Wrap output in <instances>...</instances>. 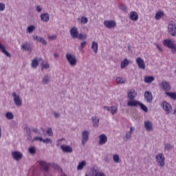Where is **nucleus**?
Instances as JSON below:
<instances>
[{
	"label": "nucleus",
	"instance_id": "b1692460",
	"mask_svg": "<svg viewBox=\"0 0 176 176\" xmlns=\"http://www.w3.org/2000/svg\"><path fill=\"white\" fill-rule=\"evenodd\" d=\"M34 39H36V41H38V42H41L43 45H47L46 40H45V38L42 37H38V36H36L34 37Z\"/></svg>",
	"mask_w": 176,
	"mask_h": 176
},
{
	"label": "nucleus",
	"instance_id": "680f3d73",
	"mask_svg": "<svg viewBox=\"0 0 176 176\" xmlns=\"http://www.w3.org/2000/svg\"><path fill=\"white\" fill-rule=\"evenodd\" d=\"M104 109H107V111H109V107H104Z\"/></svg>",
	"mask_w": 176,
	"mask_h": 176
},
{
	"label": "nucleus",
	"instance_id": "423d86ee",
	"mask_svg": "<svg viewBox=\"0 0 176 176\" xmlns=\"http://www.w3.org/2000/svg\"><path fill=\"white\" fill-rule=\"evenodd\" d=\"M85 176H89V175H85ZM90 176H107V175H105V173H104L102 172H100V170H98V169H96V168H93L91 170V175Z\"/></svg>",
	"mask_w": 176,
	"mask_h": 176
},
{
	"label": "nucleus",
	"instance_id": "412c9836",
	"mask_svg": "<svg viewBox=\"0 0 176 176\" xmlns=\"http://www.w3.org/2000/svg\"><path fill=\"white\" fill-rule=\"evenodd\" d=\"M39 166H40V167L43 168V170H45V171H49V164L46 163V162L40 161Z\"/></svg>",
	"mask_w": 176,
	"mask_h": 176
},
{
	"label": "nucleus",
	"instance_id": "c03bdc74",
	"mask_svg": "<svg viewBox=\"0 0 176 176\" xmlns=\"http://www.w3.org/2000/svg\"><path fill=\"white\" fill-rule=\"evenodd\" d=\"M113 159L116 163H119L120 158L118 154L114 155Z\"/></svg>",
	"mask_w": 176,
	"mask_h": 176
},
{
	"label": "nucleus",
	"instance_id": "052dcab7",
	"mask_svg": "<svg viewBox=\"0 0 176 176\" xmlns=\"http://www.w3.org/2000/svg\"><path fill=\"white\" fill-rule=\"evenodd\" d=\"M54 116H55V118H58V116H60V114L55 113Z\"/></svg>",
	"mask_w": 176,
	"mask_h": 176
},
{
	"label": "nucleus",
	"instance_id": "bf43d9fd",
	"mask_svg": "<svg viewBox=\"0 0 176 176\" xmlns=\"http://www.w3.org/2000/svg\"><path fill=\"white\" fill-rule=\"evenodd\" d=\"M37 11H38V12H42V8H40L39 6H37Z\"/></svg>",
	"mask_w": 176,
	"mask_h": 176
},
{
	"label": "nucleus",
	"instance_id": "4d7b16f0",
	"mask_svg": "<svg viewBox=\"0 0 176 176\" xmlns=\"http://www.w3.org/2000/svg\"><path fill=\"white\" fill-rule=\"evenodd\" d=\"M48 38L49 39L53 40V39H56V36L54 35H52V36H49Z\"/></svg>",
	"mask_w": 176,
	"mask_h": 176
},
{
	"label": "nucleus",
	"instance_id": "f8f14e48",
	"mask_svg": "<svg viewBox=\"0 0 176 176\" xmlns=\"http://www.w3.org/2000/svg\"><path fill=\"white\" fill-rule=\"evenodd\" d=\"M144 98L146 102L149 103L152 102L153 100V96L152 95V93H151L150 91H146L144 93Z\"/></svg>",
	"mask_w": 176,
	"mask_h": 176
},
{
	"label": "nucleus",
	"instance_id": "7ed1b4c3",
	"mask_svg": "<svg viewBox=\"0 0 176 176\" xmlns=\"http://www.w3.org/2000/svg\"><path fill=\"white\" fill-rule=\"evenodd\" d=\"M156 160L160 167H163V166H164L165 158H164V155H163V153H159L158 155H157Z\"/></svg>",
	"mask_w": 176,
	"mask_h": 176
},
{
	"label": "nucleus",
	"instance_id": "79ce46f5",
	"mask_svg": "<svg viewBox=\"0 0 176 176\" xmlns=\"http://www.w3.org/2000/svg\"><path fill=\"white\" fill-rule=\"evenodd\" d=\"M27 30H28V32L29 34H31V32H33L34 30H35V27L34 25H30L28 27Z\"/></svg>",
	"mask_w": 176,
	"mask_h": 176
},
{
	"label": "nucleus",
	"instance_id": "a878e982",
	"mask_svg": "<svg viewBox=\"0 0 176 176\" xmlns=\"http://www.w3.org/2000/svg\"><path fill=\"white\" fill-rule=\"evenodd\" d=\"M91 47L94 52V53H98V43L96 41H93Z\"/></svg>",
	"mask_w": 176,
	"mask_h": 176
},
{
	"label": "nucleus",
	"instance_id": "603ef678",
	"mask_svg": "<svg viewBox=\"0 0 176 176\" xmlns=\"http://www.w3.org/2000/svg\"><path fill=\"white\" fill-rule=\"evenodd\" d=\"M25 130L27 134H29V135H31V129H30V127L26 126V127L25 128Z\"/></svg>",
	"mask_w": 176,
	"mask_h": 176
},
{
	"label": "nucleus",
	"instance_id": "72a5a7b5",
	"mask_svg": "<svg viewBox=\"0 0 176 176\" xmlns=\"http://www.w3.org/2000/svg\"><path fill=\"white\" fill-rule=\"evenodd\" d=\"M85 166H86V161L80 162L77 166V170H83V167H85Z\"/></svg>",
	"mask_w": 176,
	"mask_h": 176
},
{
	"label": "nucleus",
	"instance_id": "dca6fc26",
	"mask_svg": "<svg viewBox=\"0 0 176 176\" xmlns=\"http://www.w3.org/2000/svg\"><path fill=\"white\" fill-rule=\"evenodd\" d=\"M12 156L14 160H20L23 157V153L19 151H14L12 153Z\"/></svg>",
	"mask_w": 176,
	"mask_h": 176
},
{
	"label": "nucleus",
	"instance_id": "c9c22d12",
	"mask_svg": "<svg viewBox=\"0 0 176 176\" xmlns=\"http://www.w3.org/2000/svg\"><path fill=\"white\" fill-rule=\"evenodd\" d=\"M133 131H134V129L133 127H131L129 133H126V140H129L131 138V134H133Z\"/></svg>",
	"mask_w": 176,
	"mask_h": 176
},
{
	"label": "nucleus",
	"instance_id": "20e7f679",
	"mask_svg": "<svg viewBox=\"0 0 176 176\" xmlns=\"http://www.w3.org/2000/svg\"><path fill=\"white\" fill-rule=\"evenodd\" d=\"M160 86L165 93H168L167 91L171 90V85H170V83L166 80L162 81Z\"/></svg>",
	"mask_w": 176,
	"mask_h": 176
},
{
	"label": "nucleus",
	"instance_id": "e433bc0d",
	"mask_svg": "<svg viewBox=\"0 0 176 176\" xmlns=\"http://www.w3.org/2000/svg\"><path fill=\"white\" fill-rule=\"evenodd\" d=\"M78 20H81L80 23L82 24H87L88 19L87 17L82 16L81 18H78Z\"/></svg>",
	"mask_w": 176,
	"mask_h": 176
},
{
	"label": "nucleus",
	"instance_id": "9b49d317",
	"mask_svg": "<svg viewBox=\"0 0 176 176\" xmlns=\"http://www.w3.org/2000/svg\"><path fill=\"white\" fill-rule=\"evenodd\" d=\"M89 131H85L82 133V144L85 145L89 140Z\"/></svg>",
	"mask_w": 176,
	"mask_h": 176
},
{
	"label": "nucleus",
	"instance_id": "c756f323",
	"mask_svg": "<svg viewBox=\"0 0 176 176\" xmlns=\"http://www.w3.org/2000/svg\"><path fill=\"white\" fill-rule=\"evenodd\" d=\"M127 65H129V60L124 59V60H122L121 62L120 67H121L122 69H124V68H126V67H127Z\"/></svg>",
	"mask_w": 176,
	"mask_h": 176
},
{
	"label": "nucleus",
	"instance_id": "ea45409f",
	"mask_svg": "<svg viewBox=\"0 0 176 176\" xmlns=\"http://www.w3.org/2000/svg\"><path fill=\"white\" fill-rule=\"evenodd\" d=\"M139 105L140 106V108L144 112H148V107L145 106L144 104L140 102Z\"/></svg>",
	"mask_w": 176,
	"mask_h": 176
},
{
	"label": "nucleus",
	"instance_id": "39448f33",
	"mask_svg": "<svg viewBox=\"0 0 176 176\" xmlns=\"http://www.w3.org/2000/svg\"><path fill=\"white\" fill-rule=\"evenodd\" d=\"M162 108H163L164 111H166V113H167L168 115L173 110V107H171V104H170V103H168L167 102H164L162 103Z\"/></svg>",
	"mask_w": 176,
	"mask_h": 176
},
{
	"label": "nucleus",
	"instance_id": "ddd939ff",
	"mask_svg": "<svg viewBox=\"0 0 176 176\" xmlns=\"http://www.w3.org/2000/svg\"><path fill=\"white\" fill-rule=\"evenodd\" d=\"M70 35H71L72 38H78V28H76V27L72 28L70 29Z\"/></svg>",
	"mask_w": 176,
	"mask_h": 176
},
{
	"label": "nucleus",
	"instance_id": "1a4fd4ad",
	"mask_svg": "<svg viewBox=\"0 0 176 176\" xmlns=\"http://www.w3.org/2000/svg\"><path fill=\"white\" fill-rule=\"evenodd\" d=\"M12 96L14 97V101L15 104L17 107H21V105L22 104V101H21V99L20 98V96L19 95L16 94V92H13Z\"/></svg>",
	"mask_w": 176,
	"mask_h": 176
},
{
	"label": "nucleus",
	"instance_id": "8fccbe9b",
	"mask_svg": "<svg viewBox=\"0 0 176 176\" xmlns=\"http://www.w3.org/2000/svg\"><path fill=\"white\" fill-rule=\"evenodd\" d=\"M47 134L50 136L52 137L53 135V130H52V128H49L47 131Z\"/></svg>",
	"mask_w": 176,
	"mask_h": 176
},
{
	"label": "nucleus",
	"instance_id": "4468645a",
	"mask_svg": "<svg viewBox=\"0 0 176 176\" xmlns=\"http://www.w3.org/2000/svg\"><path fill=\"white\" fill-rule=\"evenodd\" d=\"M99 145H104V144H107V141H108V138H107V135L105 134H102L99 135Z\"/></svg>",
	"mask_w": 176,
	"mask_h": 176
},
{
	"label": "nucleus",
	"instance_id": "09e8293b",
	"mask_svg": "<svg viewBox=\"0 0 176 176\" xmlns=\"http://www.w3.org/2000/svg\"><path fill=\"white\" fill-rule=\"evenodd\" d=\"M7 119H13V113H10V112H8L6 113V115Z\"/></svg>",
	"mask_w": 176,
	"mask_h": 176
},
{
	"label": "nucleus",
	"instance_id": "864d4df0",
	"mask_svg": "<svg viewBox=\"0 0 176 176\" xmlns=\"http://www.w3.org/2000/svg\"><path fill=\"white\" fill-rule=\"evenodd\" d=\"M155 46H156L157 49H158V50L160 52H163V48L162 47H160V45L158 43H156Z\"/></svg>",
	"mask_w": 176,
	"mask_h": 176
},
{
	"label": "nucleus",
	"instance_id": "13d9d810",
	"mask_svg": "<svg viewBox=\"0 0 176 176\" xmlns=\"http://www.w3.org/2000/svg\"><path fill=\"white\" fill-rule=\"evenodd\" d=\"M85 46H86V41H83V42L81 43V47H82V49H83V47H85Z\"/></svg>",
	"mask_w": 176,
	"mask_h": 176
},
{
	"label": "nucleus",
	"instance_id": "6ab92c4d",
	"mask_svg": "<svg viewBox=\"0 0 176 176\" xmlns=\"http://www.w3.org/2000/svg\"><path fill=\"white\" fill-rule=\"evenodd\" d=\"M127 94L129 100H134L137 96V92L134 89H131Z\"/></svg>",
	"mask_w": 176,
	"mask_h": 176
},
{
	"label": "nucleus",
	"instance_id": "4c0bfd02",
	"mask_svg": "<svg viewBox=\"0 0 176 176\" xmlns=\"http://www.w3.org/2000/svg\"><path fill=\"white\" fill-rule=\"evenodd\" d=\"M52 167H54V170L59 171V173H63V169L58 166V165L56 164H53Z\"/></svg>",
	"mask_w": 176,
	"mask_h": 176
},
{
	"label": "nucleus",
	"instance_id": "5701e85b",
	"mask_svg": "<svg viewBox=\"0 0 176 176\" xmlns=\"http://www.w3.org/2000/svg\"><path fill=\"white\" fill-rule=\"evenodd\" d=\"M128 107H138L140 105V102L134 100L133 99L132 100H129L127 102Z\"/></svg>",
	"mask_w": 176,
	"mask_h": 176
},
{
	"label": "nucleus",
	"instance_id": "58836bf2",
	"mask_svg": "<svg viewBox=\"0 0 176 176\" xmlns=\"http://www.w3.org/2000/svg\"><path fill=\"white\" fill-rule=\"evenodd\" d=\"M118 112V107H115V106H112L111 107V115H115V113H116Z\"/></svg>",
	"mask_w": 176,
	"mask_h": 176
},
{
	"label": "nucleus",
	"instance_id": "4be33fe9",
	"mask_svg": "<svg viewBox=\"0 0 176 176\" xmlns=\"http://www.w3.org/2000/svg\"><path fill=\"white\" fill-rule=\"evenodd\" d=\"M60 148L63 152H66L67 153H71V152H72V148L69 146L61 145Z\"/></svg>",
	"mask_w": 176,
	"mask_h": 176
},
{
	"label": "nucleus",
	"instance_id": "6e6d98bb",
	"mask_svg": "<svg viewBox=\"0 0 176 176\" xmlns=\"http://www.w3.org/2000/svg\"><path fill=\"white\" fill-rule=\"evenodd\" d=\"M171 51H172L173 53H176V43L173 44V47H172Z\"/></svg>",
	"mask_w": 176,
	"mask_h": 176
},
{
	"label": "nucleus",
	"instance_id": "0e129e2a",
	"mask_svg": "<svg viewBox=\"0 0 176 176\" xmlns=\"http://www.w3.org/2000/svg\"><path fill=\"white\" fill-rule=\"evenodd\" d=\"M33 131L34 132V133H37V130H36V129H33Z\"/></svg>",
	"mask_w": 176,
	"mask_h": 176
},
{
	"label": "nucleus",
	"instance_id": "de8ad7c7",
	"mask_svg": "<svg viewBox=\"0 0 176 176\" xmlns=\"http://www.w3.org/2000/svg\"><path fill=\"white\" fill-rule=\"evenodd\" d=\"M29 152H30V153H31L32 155H34V154L36 153V150L34 148V147H30V148H29Z\"/></svg>",
	"mask_w": 176,
	"mask_h": 176
},
{
	"label": "nucleus",
	"instance_id": "f3484780",
	"mask_svg": "<svg viewBox=\"0 0 176 176\" xmlns=\"http://www.w3.org/2000/svg\"><path fill=\"white\" fill-rule=\"evenodd\" d=\"M144 127L148 131H151V130H153V124H152V122L149 120L144 122Z\"/></svg>",
	"mask_w": 176,
	"mask_h": 176
},
{
	"label": "nucleus",
	"instance_id": "a18cd8bd",
	"mask_svg": "<svg viewBox=\"0 0 176 176\" xmlns=\"http://www.w3.org/2000/svg\"><path fill=\"white\" fill-rule=\"evenodd\" d=\"M120 9L121 10H123V12H126V10H127V7L126 6V5L122 4V5L120 6Z\"/></svg>",
	"mask_w": 176,
	"mask_h": 176
},
{
	"label": "nucleus",
	"instance_id": "3c124183",
	"mask_svg": "<svg viewBox=\"0 0 176 176\" xmlns=\"http://www.w3.org/2000/svg\"><path fill=\"white\" fill-rule=\"evenodd\" d=\"M5 10V5L3 3H0V12H3Z\"/></svg>",
	"mask_w": 176,
	"mask_h": 176
},
{
	"label": "nucleus",
	"instance_id": "6e6552de",
	"mask_svg": "<svg viewBox=\"0 0 176 176\" xmlns=\"http://www.w3.org/2000/svg\"><path fill=\"white\" fill-rule=\"evenodd\" d=\"M163 45L164 46H166V47L172 50L174 46V41H173L171 39H164L163 41Z\"/></svg>",
	"mask_w": 176,
	"mask_h": 176
},
{
	"label": "nucleus",
	"instance_id": "2f4dec72",
	"mask_svg": "<svg viewBox=\"0 0 176 176\" xmlns=\"http://www.w3.org/2000/svg\"><path fill=\"white\" fill-rule=\"evenodd\" d=\"M92 122H94V127H98V123H100V120L97 118V117H93Z\"/></svg>",
	"mask_w": 176,
	"mask_h": 176
},
{
	"label": "nucleus",
	"instance_id": "c85d7f7f",
	"mask_svg": "<svg viewBox=\"0 0 176 176\" xmlns=\"http://www.w3.org/2000/svg\"><path fill=\"white\" fill-rule=\"evenodd\" d=\"M0 49L1 50L3 53H5L7 57H10V54L8 52V51H6V49L1 43H0Z\"/></svg>",
	"mask_w": 176,
	"mask_h": 176
},
{
	"label": "nucleus",
	"instance_id": "5fc2aeb1",
	"mask_svg": "<svg viewBox=\"0 0 176 176\" xmlns=\"http://www.w3.org/2000/svg\"><path fill=\"white\" fill-rule=\"evenodd\" d=\"M173 148V146H171V144H166L165 146V149H167L168 151H170V149Z\"/></svg>",
	"mask_w": 176,
	"mask_h": 176
},
{
	"label": "nucleus",
	"instance_id": "f704fd0d",
	"mask_svg": "<svg viewBox=\"0 0 176 176\" xmlns=\"http://www.w3.org/2000/svg\"><path fill=\"white\" fill-rule=\"evenodd\" d=\"M116 82H117V83H119V84L126 83V79H124L122 77H118L116 78Z\"/></svg>",
	"mask_w": 176,
	"mask_h": 176
},
{
	"label": "nucleus",
	"instance_id": "cd10ccee",
	"mask_svg": "<svg viewBox=\"0 0 176 176\" xmlns=\"http://www.w3.org/2000/svg\"><path fill=\"white\" fill-rule=\"evenodd\" d=\"M41 19L42 21L47 22V21L50 19L49 14H47V13L42 14L41 15Z\"/></svg>",
	"mask_w": 176,
	"mask_h": 176
},
{
	"label": "nucleus",
	"instance_id": "7c9ffc66",
	"mask_svg": "<svg viewBox=\"0 0 176 176\" xmlns=\"http://www.w3.org/2000/svg\"><path fill=\"white\" fill-rule=\"evenodd\" d=\"M166 96L172 98V100H176V93L175 92H166Z\"/></svg>",
	"mask_w": 176,
	"mask_h": 176
},
{
	"label": "nucleus",
	"instance_id": "f257e3e1",
	"mask_svg": "<svg viewBox=\"0 0 176 176\" xmlns=\"http://www.w3.org/2000/svg\"><path fill=\"white\" fill-rule=\"evenodd\" d=\"M66 60L70 64L72 67L76 65L78 63V60L76 59V56L72 54L67 53L66 54Z\"/></svg>",
	"mask_w": 176,
	"mask_h": 176
},
{
	"label": "nucleus",
	"instance_id": "aec40b11",
	"mask_svg": "<svg viewBox=\"0 0 176 176\" xmlns=\"http://www.w3.org/2000/svg\"><path fill=\"white\" fill-rule=\"evenodd\" d=\"M129 19L132 21H137L138 20V14L134 11L131 12Z\"/></svg>",
	"mask_w": 176,
	"mask_h": 176
},
{
	"label": "nucleus",
	"instance_id": "e2e57ef3",
	"mask_svg": "<svg viewBox=\"0 0 176 176\" xmlns=\"http://www.w3.org/2000/svg\"><path fill=\"white\" fill-rule=\"evenodd\" d=\"M1 136H2V129H1V128H0V138Z\"/></svg>",
	"mask_w": 176,
	"mask_h": 176
},
{
	"label": "nucleus",
	"instance_id": "49530a36",
	"mask_svg": "<svg viewBox=\"0 0 176 176\" xmlns=\"http://www.w3.org/2000/svg\"><path fill=\"white\" fill-rule=\"evenodd\" d=\"M49 80H50V78H49V76H46L43 78V83H47L49 82Z\"/></svg>",
	"mask_w": 176,
	"mask_h": 176
},
{
	"label": "nucleus",
	"instance_id": "0eeeda50",
	"mask_svg": "<svg viewBox=\"0 0 176 176\" xmlns=\"http://www.w3.org/2000/svg\"><path fill=\"white\" fill-rule=\"evenodd\" d=\"M104 25L107 28H115L116 27V22L115 21H104Z\"/></svg>",
	"mask_w": 176,
	"mask_h": 176
},
{
	"label": "nucleus",
	"instance_id": "69168bd1",
	"mask_svg": "<svg viewBox=\"0 0 176 176\" xmlns=\"http://www.w3.org/2000/svg\"><path fill=\"white\" fill-rule=\"evenodd\" d=\"M54 57H58V54H54Z\"/></svg>",
	"mask_w": 176,
	"mask_h": 176
},
{
	"label": "nucleus",
	"instance_id": "393cba45",
	"mask_svg": "<svg viewBox=\"0 0 176 176\" xmlns=\"http://www.w3.org/2000/svg\"><path fill=\"white\" fill-rule=\"evenodd\" d=\"M163 16H164V12H163V11H160L155 14V20H160Z\"/></svg>",
	"mask_w": 176,
	"mask_h": 176
},
{
	"label": "nucleus",
	"instance_id": "a211bd4d",
	"mask_svg": "<svg viewBox=\"0 0 176 176\" xmlns=\"http://www.w3.org/2000/svg\"><path fill=\"white\" fill-rule=\"evenodd\" d=\"M21 49L25 50L26 52H31V50H32V46L31 45V43H25V44L22 45Z\"/></svg>",
	"mask_w": 176,
	"mask_h": 176
},
{
	"label": "nucleus",
	"instance_id": "473e14b6",
	"mask_svg": "<svg viewBox=\"0 0 176 176\" xmlns=\"http://www.w3.org/2000/svg\"><path fill=\"white\" fill-rule=\"evenodd\" d=\"M38 65H39V63L38 61V58H35L32 61V68H36V67H38Z\"/></svg>",
	"mask_w": 176,
	"mask_h": 176
},
{
	"label": "nucleus",
	"instance_id": "9d476101",
	"mask_svg": "<svg viewBox=\"0 0 176 176\" xmlns=\"http://www.w3.org/2000/svg\"><path fill=\"white\" fill-rule=\"evenodd\" d=\"M136 63L140 68V69H145L146 66H145V62L144 61V59H142L141 57H138L136 58Z\"/></svg>",
	"mask_w": 176,
	"mask_h": 176
},
{
	"label": "nucleus",
	"instance_id": "2eb2a0df",
	"mask_svg": "<svg viewBox=\"0 0 176 176\" xmlns=\"http://www.w3.org/2000/svg\"><path fill=\"white\" fill-rule=\"evenodd\" d=\"M33 141H42L44 144H52V140L50 138L44 139L41 137H35Z\"/></svg>",
	"mask_w": 176,
	"mask_h": 176
},
{
	"label": "nucleus",
	"instance_id": "a19ab883",
	"mask_svg": "<svg viewBox=\"0 0 176 176\" xmlns=\"http://www.w3.org/2000/svg\"><path fill=\"white\" fill-rule=\"evenodd\" d=\"M50 67V65L47 63H41V69H42V71H43V69H45H45H47V68H49Z\"/></svg>",
	"mask_w": 176,
	"mask_h": 176
},
{
	"label": "nucleus",
	"instance_id": "f03ea898",
	"mask_svg": "<svg viewBox=\"0 0 176 176\" xmlns=\"http://www.w3.org/2000/svg\"><path fill=\"white\" fill-rule=\"evenodd\" d=\"M168 32L172 36H176V25L174 22H170L168 25Z\"/></svg>",
	"mask_w": 176,
	"mask_h": 176
},
{
	"label": "nucleus",
	"instance_id": "bb28decb",
	"mask_svg": "<svg viewBox=\"0 0 176 176\" xmlns=\"http://www.w3.org/2000/svg\"><path fill=\"white\" fill-rule=\"evenodd\" d=\"M155 80V77L147 76L144 78L145 83H152Z\"/></svg>",
	"mask_w": 176,
	"mask_h": 176
},
{
	"label": "nucleus",
	"instance_id": "37998d69",
	"mask_svg": "<svg viewBox=\"0 0 176 176\" xmlns=\"http://www.w3.org/2000/svg\"><path fill=\"white\" fill-rule=\"evenodd\" d=\"M86 38H87L86 34H84L82 33H80V34H78V37H77L78 39H86Z\"/></svg>",
	"mask_w": 176,
	"mask_h": 176
}]
</instances>
